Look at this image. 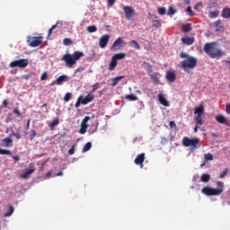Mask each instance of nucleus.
I'll return each instance as SVG.
<instances>
[{
    "instance_id": "nucleus-3",
    "label": "nucleus",
    "mask_w": 230,
    "mask_h": 230,
    "mask_svg": "<svg viewBox=\"0 0 230 230\" xmlns=\"http://www.w3.org/2000/svg\"><path fill=\"white\" fill-rule=\"evenodd\" d=\"M180 58L183 59V61L181 63L183 70H187L188 68H195V66L198 65V59L193 58V56H189V54H186L185 52H181L180 54Z\"/></svg>"
},
{
    "instance_id": "nucleus-54",
    "label": "nucleus",
    "mask_w": 230,
    "mask_h": 230,
    "mask_svg": "<svg viewBox=\"0 0 230 230\" xmlns=\"http://www.w3.org/2000/svg\"><path fill=\"white\" fill-rule=\"evenodd\" d=\"M168 14H175V11H174L173 7H169Z\"/></svg>"
},
{
    "instance_id": "nucleus-58",
    "label": "nucleus",
    "mask_w": 230,
    "mask_h": 230,
    "mask_svg": "<svg viewBox=\"0 0 230 230\" xmlns=\"http://www.w3.org/2000/svg\"><path fill=\"white\" fill-rule=\"evenodd\" d=\"M13 159L15 162H19L20 156L14 155V156H13Z\"/></svg>"
},
{
    "instance_id": "nucleus-43",
    "label": "nucleus",
    "mask_w": 230,
    "mask_h": 230,
    "mask_svg": "<svg viewBox=\"0 0 230 230\" xmlns=\"http://www.w3.org/2000/svg\"><path fill=\"white\" fill-rule=\"evenodd\" d=\"M59 124V120L58 119H55L53 120L50 124H49V127L50 128H54L55 126H58Z\"/></svg>"
},
{
    "instance_id": "nucleus-35",
    "label": "nucleus",
    "mask_w": 230,
    "mask_h": 230,
    "mask_svg": "<svg viewBox=\"0 0 230 230\" xmlns=\"http://www.w3.org/2000/svg\"><path fill=\"white\" fill-rule=\"evenodd\" d=\"M84 95H80L75 102V108H79L80 104H84Z\"/></svg>"
},
{
    "instance_id": "nucleus-31",
    "label": "nucleus",
    "mask_w": 230,
    "mask_h": 230,
    "mask_svg": "<svg viewBox=\"0 0 230 230\" xmlns=\"http://www.w3.org/2000/svg\"><path fill=\"white\" fill-rule=\"evenodd\" d=\"M125 99H127V101H137V97L134 93L125 95Z\"/></svg>"
},
{
    "instance_id": "nucleus-61",
    "label": "nucleus",
    "mask_w": 230,
    "mask_h": 230,
    "mask_svg": "<svg viewBox=\"0 0 230 230\" xmlns=\"http://www.w3.org/2000/svg\"><path fill=\"white\" fill-rule=\"evenodd\" d=\"M223 185H224L223 181H217V186L218 187H223Z\"/></svg>"
},
{
    "instance_id": "nucleus-51",
    "label": "nucleus",
    "mask_w": 230,
    "mask_h": 230,
    "mask_svg": "<svg viewBox=\"0 0 230 230\" xmlns=\"http://www.w3.org/2000/svg\"><path fill=\"white\" fill-rule=\"evenodd\" d=\"M117 0H108V5L110 7H112V5H114V4H116Z\"/></svg>"
},
{
    "instance_id": "nucleus-12",
    "label": "nucleus",
    "mask_w": 230,
    "mask_h": 230,
    "mask_svg": "<svg viewBox=\"0 0 230 230\" xmlns=\"http://www.w3.org/2000/svg\"><path fill=\"white\" fill-rule=\"evenodd\" d=\"M110 40H111V36L109 34H104L99 40V47H101V49H105V47H107Z\"/></svg>"
},
{
    "instance_id": "nucleus-45",
    "label": "nucleus",
    "mask_w": 230,
    "mask_h": 230,
    "mask_svg": "<svg viewBox=\"0 0 230 230\" xmlns=\"http://www.w3.org/2000/svg\"><path fill=\"white\" fill-rule=\"evenodd\" d=\"M37 135V131L35 129H31V140H33Z\"/></svg>"
},
{
    "instance_id": "nucleus-32",
    "label": "nucleus",
    "mask_w": 230,
    "mask_h": 230,
    "mask_svg": "<svg viewBox=\"0 0 230 230\" xmlns=\"http://www.w3.org/2000/svg\"><path fill=\"white\" fill-rule=\"evenodd\" d=\"M219 14H220L219 11H210V13H208L209 18H217Z\"/></svg>"
},
{
    "instance_id": "nucleus-18",
    "label": "nucleus",
    "mask_w": 230,
    "mask_h": 230,
    "mask_svg": "<svg viewBox=\"0 0 230 230\" xmlns=\"http://www.w3.org/2000/svg\"><path fill=\"white\" fill-rule=\"evenodd\" d=\"M94 101V95L93 93H88L85 97L83 95V104H89Z\"/></svg>"
},
{
    "instance_id": "nucleus-40",
    "label": "nucleus",
    "mask_w": 230,
    "mask_h": 230,
    "mask_svg": "<svg viewBox=\"0 0 230 230\" xmlns=\"http://www.w3.org/2000/svg\"><path fill=\"white\" fill-rule=\"evenodd\" d=\"M0 155H12V151L9 149H0Z\"/></svg>"
},
{
    "instance_id": "nucleus-29",
    "label": "nucleus",
    "mask_w": 230,
    "mask_h": 230,
    "mask_svg": "<svg viewBox=\"0 0 230 230\" xmlns=\"http://www.w3.org/2000/svg\"><path fill=\"white\" fill-rule=\"evenodd\" d=\"M121 79H124V75H119L118 77H115L112 80V86H117L118 83H119V81H121Z\"/></svg>"
},
{
    "instance_id": "nucleus-55",
    "label": "nucleus",
    "mask_w": 230,
    "mask_h": 230,
    "mask_svg": "<svg viewBox=\"0 0 230 230\" xmlns=\"http://www.w3.org/2000/svg\"><path fill=\"white\" fill-rule=\"evenodd\" d=\"M186 11L190 14V16H194L191 7H187Z\"/></svg>"
},
{
    "instance_id": "nucleus-60",
    "label": "nucleus",
    "mask_w": 230,
    "mask_h": 230,
    "mask_svg": "<svg viewBox=\"0 0 230 230\" xmlns=\"http://www.w3.org/2000/svg\"><path fill=\"white\" fill-rule=\"evenodd\" d=\"M31 126V119L27 120V129H30Z\"/></svg>"
},
{
    "instance_id": "nucleus-24",
    "label": "nucleus",
    "mask_w": 230,
    "mask_h": 230,
    "mask_svg": "<svg viewBox=\"0 0 230 230\" xmlns=\"http://www.w3.org/2000/svg\"><path fill=\"white\" fill-rule=\"evenodd\" d=\"M14 212V207L13 205H9V210H7V212H5V214H4V217H9L10 216H12Z\"/></svg>"
},
{
    "instance_id": "nucleus-34",
    "label": "nucleus",
    "mask_w": 230,
    "mask_h": 230,
    "mask_svg": "<svg viewBox=\"0 0 230 230\" xmlns=\"http://www.w3.org/2000/svg\"><path fill=\"white\" fill-rule=\"evenodd\" d=\"M73 41L70 38H65L63 40V44L66 46V47H69L70 45H72Z\"/></svg>"
},
{
    "instance_id": "nucleus-20",
    "label": "nucleus",
    "mask_w": 230,
    "mask_h": 230,
    "mask_svg": "<svg viewBox=\"0 0 230 230\" xmlns=\"http://www.w3.org/2000/svg\"><path fill=\"white\" fill-rule=\"evenodd\" d=\"M165 78L167 79V81H169L170 83H174L175 79H176V74L175 72H167Z\"/></svg>"
},
{
    "instance_id": "nucleus-42",
    "label": "nucleus",
    "mask_w": 230,
    "mask_h": 230,
    "mask_svg": "<svg viewBox=\"0 0 230 230\" xmlns=\"http://www.w3.org/2000/svg\"><path fill=\"white\" fill-rule=\"evenodd\" d=\"M158 13H159V14H161V15H164L165 13H166L165 7H159Z\"/></svg>"
},
{
    "instance_id": "nucleus-2",
    "label": "nucleus",
    "mask_w": 230,
    "mask_h": 230,
    "mask_svg": "<svg viewBox=\"0 0 230 230\" xmlns=\"http://www.w3.org/2000/svg\"><path fill=\"white\" fill-rule=\"evenodd\" d=\"M84 52L75 51L74 54H65L61 58V61L65 62V65L67 66V68H73V66L76 65L77 61H79L81 58H84Z\"/></svg>"
},
{
    "instance_id": "nucleus-15",
    "label": "nucleus",
    "mask_w": 230,
    "mask_h": 230,
    "mask_svg": "<svg viewBox=\"0 0 230 230\" xmlns=\"http://www.w3.org/2000/svg\"><path fill=\"white\" fill-rule=\"evenodd\" d=\"M67 79H68L67 75H59V76L56 79V81H53V82L51 83V86H53L54 84L61 85V84H63L64 83H66V82L67 81Z\"/></svg>"
},
{
    "instance_id": "nucleus-30",
    "label": "nucleus",
    "mask_w": 230,
    "mask_h": 230,
    "mask_svg": "<svg viewBox=\"0 0 230 230\" xmlns=\"http://www.w3.org/2000/svg\"><path fill=\"white\" fill-rule=\"evenodd\" d=\"M182 29L184 32H190V31H192L191 23H187L185 25H182Z\"/></svg>"
},
{
    "instance_id": "nucleus-39",
    "label": "nucleus",
    "mask_w": 230,
    "mask_h": 230,
    "mask_svg": "<svg viewBox=\"0 0 230 230\" xmlns=\"http://www.w3.org/2000/svg\"><path fill=\"white\" fill-rule=\"evenodd\" d=\"M151 79H152V81H154V83H155L156 84H159V83H160L159 77L156 75H151Z\"/></svg>"
},
{
    "instance_id": "nucleus-11",
    "label": "nucleus",
    "mask_w": 230,
    "mask_h": 230,
    "mask_svg": "<svg viewBox=\"0 0 230 230\" xmlns=\"http://www.w3.org/2000/svg\"><path fill=\"white\" fill-rule=\"evenodd\" d=\"M89 120H91V117L89 116L84 117V119L82 120L81 128L79 129V133H81V135H84V133H86L88 128L87 122H89Z\"/></svg>"
},
{
    "instance_id": "nucleus-23",
    "label": "nucleus",
    "mask_w": 230,
    "mask_h": 230,
    "mask_svg": "<svg viewBox=\"0 0 230 230\" xmlns=\"http://www.w3.org/2000/svg\"><path fill=\"white\" fill-rule=\"evenodd\" d=\"M194 41V38H181V42L185 45H193Z\"/></svg>"
},
{
    "instance_id": "nucleus-36",
    "label": "nucleus",
    "mask_w": 230,
    "mask_h": 230,
    "mask_svg": "<svg viewBox=\"0 0 230 230\" xmlns=\"http://www.w3.org/2000/svg\"><path fill=\"white\" fill-rule=\"evenodd\" d=\"M71 99H72V93L67 92V93H66L64 96L65 102H69V101H71Z\"/></svg>"
},
{
    "instance_id": "nucleus-10",
    "label": "nucleus",
    "mask_w": 230,
    "mask_h": 230,
    "mask_svg": "<svg viewBox=\"0 0 230 230\" xmlns=\"http://www.w3.org/2000/svg\"><path fill=\"white\" fill-rule=\"evenodd\" d=\"M43 41L42 36L29 38L28 43L30 47H39Z\"/></svg>"
},
{
    "instance_id": "nucleus-6",
    "label": "nucleus",
    "mask_w": 230,
    "mask_h": 230,
    "mask_svg": "<svg viewBox=\"0 0 230 230\" xmlns=\"http://www.w3.org/2000/svg\"><path fill=\"white\" fill-rule=\"evenodd\" d=\"M201 192L207 196H219L224 192V189H215L214 187L206 186L201 189Z\"/></svg>"
},
{
    "instance_id": "nucleus-46",
    "label": "nucleus",
    "mask_w": 230,
    "mask_h": 230,
    "mask_svg": "<svg viewBox=\"0 0 230 230\" xmlns=\"http://www.w3.org/2000/svg\"><path fill=\"white\" fill-rule=\"evenodd\" d=\"M48 79V74L47 72H43V74L40 76V81H46Z\"/></svg>"
},
{
    "instance_id": "nucleus-47",
    "label": "nucleus",
    "mask_w": 230,
    "mask_h": 230,
    "mask_svg": "<svg viewBox=\"0 0 230 230\" xmlns=\"http://www.w3.org/2000/svg\"><path fill=\"white\" fill-rule=\"evenodd\" d=\"M13 113H15L17 115V117H21L22 113H21L19 108H14L13 110Z\"/></svg>"
},
{
    "instance_id": "nucleus-52",
    "label": "nucleus",
    "mask_w": 230,
    "mask_h": 230,
    "mask_svg": "<svg viewBox=\"0 0 230 230\" xmlns=\"http://www.w3.org/2000/svg\"><path fill=\"white\" fill-rule=\"evenodd\" d=\"M226 112L230 115V103L226 104Z\"/></svg>"
},
{
    "instance_id": "nucleus-37",
    "label": "nucleus",
    "mask_w": 230,
    "mask_h": 230,
    "mask_svg": "<svg viewBox=\"0 0 230 230\" xmlns=\"http://www.w3.org/2000/svg\"><path fill=\"white\" fill-rule=\"evenodd\" d=\"M58 25V22H57V23L55 25H52V27L49 30V32H48L49 38L52 35L53 31H55V29H57Z\"/></svg>"
},
{
    "instance_id": "nucleus-62",
    "label": "nucleus",
    "mask_w": 230,
    "mask_h": 230,
    "mask_svg": "<svg viewBox=\"0 0 230 230\" xmlns=\"http://www.w3.org/2000/svg\"><path fill=\"white\" fill-rule=\"evenodd\" d=\"M202 5V3H199V4H196L194 9H198V7L201 6Z\"/></svg>"
},
{
    "instance_id": "nucleus-16",
    "label": "nucleus",
    "mask_w": 230,
    "mask_h": 230,
    "mask_svg": "<svg viewBox=\"0 0 230 230\" xmlns=\"http://www.w3.org/2000/svg\"><path fill=\"white\" fill-rule=\"evenodd\" d=\"M213 27L216 29V32H223L225 31L224 25L221 20H217L212 23Z\"/></svg>"
},
{
    "instance_id": "nucleus-7",
    "label": "nucleus",
    "mask_w": 230,
    "mask_h": 230,
    "mask_svg": "<svg viewBox=\"0 0 230 230\" xmlns=\"http://www.w3.org/2000/svg\"><path fill=\"white\" fill-rule=\"evenodd\" d=\"M126 58V54L124 52H119V54H115L111 58V61L110 62L109 70L112 71L116 69V66H118V61L119 59H124Z\"/></svg>"
},
{
    "instance_id": "nucleus-57",
    "label": "nucleus",
    "mask_w": 230,
    "mask_h": 230,
    "mask_svg": "<svg viewBox=\"0 0 230 230\" xmlns=\"http://www.w3.org/2000/svg\"><path fill=\"white\" fill-rule=\"evenodd\" d=\"M3 105L4 106V108H7V106H8V101H7V99H4V100Z\"/></svg>"
},
{
    "instance_id": "nucleus-56",
    "label": "nucleus",
    "mask_w": 230,
    "mask_h": 230,
    "mask_svg": "<svg viewBox=\"0 0 230 230\" xmlns=\"http://www.w3.org/2000/svg\"><path fill=\"white\" fill-rule=\"evenodd\" d=\"M170 128H177V124L173 120L170 121Z\"/></svg>"
},
{
    "instance_id": "nucleus-64",
    "label": "nucleus",
    "mask_w": 230,
    "mask_h": 230,
    "mask_svg": "<svg viewBox=\"0 0 230 230\" xmlns=\"http://www.w3.org/2000/svg\"><path fill=\"white\" fill-rule=\"evenodd\" d=\"M51 174H52L51 171H49V172H47L48 178H49V177L51 176Z\"/></svg>"
},
{
    "instance_id": "nucleus-33",
    "label": "nucleus",
    "mask_w": 230,
    "mask_h": 230,
    "mask_svg": "<svg viewBox=\"0 0 230 230\" xmlns=\"http://www.w3.org/2000/svg\"><path fill=\"white\" fill-rule=\"evenodd\" d=\"M92 146H93L92 142H86V144L83 147V153L89 151Z\"/></svg>"
},
{
    "instance_id": "nucleus-13",
    "label": "nucleus",
    "mask_w": 230,
    "mask_h": 230,
    "mask_svg": "<svg viewBox=\"0 0 230 230\" xmlns=\"http://www.w3.org/2000/svg\"><path fill=\"white\" fill-rule=\"evenodd\" d=\"M145 158H146L145 153H140V155H137V156L135 158L134 163L137 165H140V167L143 168L144 167Z\"/></svg>"
},
{
    "instance_id": "nucleus-50",
    "label": "nucleus",
    "mask_w": 230,
    "mask_h": 230,
    "mask_svg": "<svg viewBox=\"0 0 230 230\" xmlns=\"http://www.w3.org/2000/svg\"><path fill=\"white\" fill-rule=\"evenodd\" d=\"M75 146H72V147L68 150L69 155H75Z\"/></svg>"
},
{
    "instance_id": "nucleus-1",
    "label": "nucleus",
    "mask_w": 230,
    "mask_h": 230,
    "mask_svg": "<svg viewBox=\"0 0 230 230\" xmlns=\"http://www.w3.org/2000/svg\"><path fill=\"white\" fill-rule=\"evenodd\" d=\"M204 51L212 59H215L217 58H222L225 55L224 50L218 49L217 43H216L215 41H212L211 43H205Z\"/></svg>"
},
{
    "instance_id": "nucleus-4",
    "label": "nucleus",
    "mask_w": 230,
    "mask_h": 230,
    "mask_svg": "<svg viewBox=\"0 0 230 230\" xmlns=\"http://www.w3.org/2000/svg\"><path fill=\"white\" fill-rule=\"evenodd\" d=\"M194 120H196V124L202 126L203 124V115H205V108L203 104H199L198 108L194 110Z\"/></svg>"
},
{
    "instance_id": "nucleus-17",
    "label": "nucleus",
    "mask_w": 230,
    "mask_h": 230,
    "mask_svg": "<svg viewBox=\"0 0 230 230\" xmlns=\"http://www.w3.org/2000/svg\"><path fill=\"white\" fill-rule=\"evenodd\" d=\"M3 147H12L13 146V139L10 137L4 138L1 142Z\"/></svg>"
},
{
    "instance_id": "nucleus-8",
    "label": "nucleus",
    "mask_w": 230,
    "mask_h": 230,
    "mask_svg": "<svg viewBox=\"0 0 230 230\" xmlns=\"http://www.w3.org/2000/svg\"><path fill=\"white\" fill-rule=\"evenodd\" d=\"M29 65V59H16L14 61H12L9 65L11 68H15L18 66V68H26Z\"/></svg>"
},
{
    "instance_id": "nucleus-19",
    "label": "nucleus",
    "mask_w": 230,
    "mask_h": 230,
    "mask_svg": "<svg viewBox=\"0 0 230 230\" xmlns=\"http://www.w3.org/2000/svg\"><path fill=\"white\" fill-rule=\"evenodd\" d=\"M158 101L164 106H170L169 101H167V99L164 97V95L163 93H159Z\"/></svg>"
},
{
    "instance_id": "nucleus-21",
    "label": "nucleus",
    "mask_w": 230,
    "mask_h": 230,
    "mask_svg": "<svg viewBox=\"0 0 230 230\" xmlns=\"http://www.w3.org/2000/svg\"><path fill=\"white\" fill-rule=\"evenodd\" d=\"M222 18L229 19L230 18V8L229 7H224L221 13Z\"/></svg>"
},
{
    "instance_id": "nucleus-49",
    "label": "nucleus",
    "mask_w": 230,
    "mask_h": 230,
    "mask_svg": "<svg viewBox=\"0 0 230 230\" xmlns=\"http://www.w3.org/2000/svg\"><path fill=\"white\" fill-rule=\"evenodd\" d=\"M84 66H79L78 68H76V70H75V75L76 74H78L79 72H84Z\"/></svg>"
},
{
    "instance_id": "nucleus-5",
    "label": "nucleus",
    "mask_w": 230,
    "mask_h": 230,
    "mask_svg": "<svg viewBox=\"0 0 230 230\" xmlns=\"http://www.w3.org/2000/svg\"><path fill=\"white\" fill-rule=\"evenodd\" d=\"M199 144L200 140L197 137L189 138V137H183L182 138V145L185 146V147L191 146L193 149H196Z\"/></svg>"
},
{
    "instance_id": "nucleus-53",
    "label": "nucleus",
    "mask_w": 230,
    "mask_h": 230,
    "mask_svg": "<svg viewBox=\"0 0 230 230\" xmlns=\"http://www.w3.org/2000/svg\"><path fill=\"white\" fill-rule=\"evenodd\" d=\"M13 137H15L18 139H20L22 137L21 133H15L14 131H13Z\"/></svg>"
},
{
    "instance_id": "nucleus-63",
    "label": "nucleus",
    "mask_w": 230,
    "mask_h": 230,
    "mask_svg": "<svg viewBox=\"0 0 230 230\" xmlns=\"http://www.w3.org/2000/svg\"><path fill=\"white\" fill-rule=\"evenodd\" d=\"M62 174H64L63 171H59V172L57 173V176H62Z\"/></svg>"
},
{
    "instance_id": "nucleus-26",
    "label": "nucleus",
    "mask_w": 230,
    "mask_h": 230,
    "mask_svg": "<svg viewBox=\"0 0 230 230\" xmlns=\"http://www.w3.org/2000/svg\"><path fill=\"white\" fill-rule=\"evenodd\" d=\"M129 46L133 47L137 50H139V49H140L139 43H137V41H136L135 40H133L132 41H129Z\"/></svg>"
},
{
    "instance_id": "nucleus-27",
    "label": "nucleus",
    "mask_w": 230,
    "mask_h": 230,
    "mask_svg": "<svg viewBox=\"0 0 230 230\" xmlns=\"http://www.w3.org/2000/svg\"><path fill=\"white\" fill-rule=\"evenodd\" d=\"M35 169H29L28 171H25L23 174H22V178H29L32 172H34Z\"/></svg>"
},
{
    "instance_id": "nucleus-22",
    "label": "nucleus",
    "mask_w": 230,
    "mask_h": 230,
    "mask_svg": "<svg viewBox=\"0 0 230 230\" xmlns=\"http://www.w3.org/2000/svg\"><path fill=\"white\" fill-rule=\"evenodd\" d=\"M216 120L217 122H219V124H228L226 118L224 117V115H217Z\"/></svg>"
},
{
    "instance_id": "nucleus-28",
    "label": "nucleus",
    "mask_w": 230,
    "mask_h": 230,
    "mask_svg": "<svg viewBox=\"0 0 230 230\" xmlns=\"http://www.w3.org/2000/svg\"><path fill=\"white\" fill-rule=\"evenodd\" d=\"M210 178H211L210 174H208V173L201 174V181H204L205 183L209 181Z\"/></svg>"
},
{
    "instance_id": "nucleus-14",
    "label": "nucleus",
    "mask_w": 230,
    "mask_h": 230,
    "mask_svg": "<svg viewBox=\"0 0 230 230\" xmlns=\"http://www.w3.org/2000/svg\"><path fill=\"white\" fill-rule=\"evenodd\" d=\"M123 43H125V41H123L122 38H118L111 47V50H118L121 49Z\"/></svg>"
},
{
    "instance_id": "nucleus-59",
    "label": "nucleus",
    "mask_w": 230,
    "mask_h": 230,
    "mask_svg": "<svg viewBox=\"0 0 230 230\" xmlns=\"http://www.w3.org/2000/svg\"><path fill=\"white\" fill-rule=\"evenodd\" d=\"M226 66H228L230 68V61L226 60L225 61Z\"/></svg>"
},
{
    "instance_id": "nucleus-38",
    "label": "nucleus",
    "mask_w": 230,
    "mask_h": 230,
    "mask_svg": "<svg viewBox=\"0 0 230 230\" xmlns=\"http://www.w3.org/2000/svg\"><path fill=\"white\" fill-rule=\"evenodd\" d=\"M96 31H98L96 25H89V27H87L88 32H96Z\"/></svg>"
},
{
    "instance_id": "nucleus-48",
    "label": "nucleus",
    "mask_w": 230,
    "mask_h": 230,
    "mask_svg": "<svg viewBox=\"0 0 230 230\" xmlns=\"http://www.w3.org/2000/svg\"><path fill=\"white\" fill-rule=\"evenodd\" d=\"M228 172V169H225L219 175V178H225Z\"/></svg>"
},
{
    "instance_id": "nucleus-44",
    "label": "nucleus",
    "mask_w": 230,
    "mask_h": 230,
    "mask_svg": "<svg viewBox=\"0 0 230 230\" xmlns=\"http://www.w3.org/2000/svg\"><path fill=\"white\" fill-rule=\"evenodd\" d=\"M100 86L99 83H96L95 84L93 85V90H92V94L93 95L94 92H96V90H98Z\"/></svg>"
},
{
    "instance_id": "nucleus-25",
    "label": "nucleus",
    "mask_w": 230,
    "mask_h": 230,
    "mask_svg": "<svg viewBox=\"0 0 230 230\" xmlns=\"http://www.w3.org/2000/svg\"><path fill=\"white\" fill-rule=\"evenodd\" d=\"M155 20H153V27H155L156 29H160L162 27L161 22L158 20V16H155Z\"/></svg>"
},
{
    "instance_id": "nucleus-9",
    "label": "nucleus",
    "mask_w": 230,
    "mask_h": 230,
    "mask_svg": "<svg viewBox=\"0 0 230 230\" xmlns=\"http://www.w3.org/2000/svg\"><path fill=\"white\" fill-rule=\"evenodd\" d=\"M123 11L128 21H131L136 14L135 9H133V7H130V5H125L123 7Z\"/></svg>"
},
{
    "instance_id": "nucleus-41",
    "label": "nucleus",
    "mask_w": 230,
    "mask_h": 230,
    "mask_svg": "<svg viewBox=\"0 0 230 230\" xmlns=\"http://www.w3.org/2000/svg\"><path fill=\"white\" fill-rule=\"evenodd\" d=\"M214 159V156L211 153H207L205 155V160H213Z\"/></svg>"
}]
</instances>
